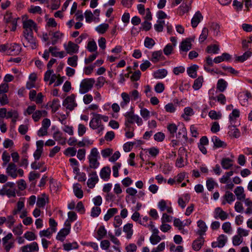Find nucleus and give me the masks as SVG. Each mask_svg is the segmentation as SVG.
<instances>
[{
  "mask_svg": "<svg viewBox=\"0 0 252 252\" xmlns=\"http://www.w3.org/2000/svg\"><path fill=\"white\" fill-rule=\"evenodd\" d=\"M117 212L118 209L117 208H113L108 209L106 214H105L104 217V220L105 221H108Z\"/></svg>",
  "mask_w": 252,
  "mask_h": 252,
  "instance_id": "ea45409f",
  "label": "nucleus"
},
{
  "mask_svg": "<svg viewBox=\"0 0 252 252\" xmlns=\"http://www.w3.org/2000/svg\"><path fill=\"white\" fill-rule=\"evenodd\" d=\"M217 241L220 248H222L225 245L227 241V238L224 235L221 234L218 237Z\"/></svg>",
  "mask_w": 252,
  "mask_h": 252,
  "instance_id": "13d9d810",
  "label": "nucleus"
},
{
  "mask_svg": "<svg viewBox=\"0 0 252 252\" xmlns=\"http://www.w3.org/2000/svg\"><path fill=\"white\" fill-rule=\"evenodd\" d=\"M227 86V83L223 79H219L217 84V89L220 92H223L225 91Z\"/></svg>",
  "mask_w": 252,
  "mask_h": 252,
  "instance_id": "473e14b6",
  "label": "nucleus"
},
{
  "mask_svg": "<svg viewBox=\"0 0 252 252\" xmlns=\"http://www.w3.org/2000/svg\"><path fill=\"white\" fill-rule=\"evenodd\" d=\"M78 56L74 55L72 57H69L67 60V63L72 67H76L77 65Z\"/></svg>",
  "mask_w": 252,
  "mask_h": 252,
  "instance_id": "a18cd8bd",
  "label": "nucleus"
},
{
  "mask_svg": "<svg viewBox=\"0 0 252 252\" xmlns=\"http://www.w3.org/2000/svg\"><path fill=\"white\" fill-rule=\"evenodd\" d=\"M24 237L29 241H32L36 239L35 234L31 231H27L24 234Z\"/></svg>",
  "mask_w": 252,
  "mask_h": 252,
  "instance_id": "052dcab7",
  "label": "nucleus"
},
{
  "mask_svg": "<svg viewBox=\"0 0 252 252\" xmlns=\"http://www.w3.org/2000/svg\"><path fill=\"white\" fill-rule=\"evenodd\" d=\"M75 94H72L66 97V98L63 100V105L67 109L72 111L77 106V103L75 101Z\"/></svg>",
  "mask_w": 252,
  "mask_h": 252,
  "instance_id": "0eeeda50",
  "label": "nucleus"
},
{
  "mask_svg": "<svg viewBox=\"0 0 252 252\" xmlns=\"http://www.w3.org/2000/svg\"><path fill=\"white\" fill-rule=\"evenodd\" d=\"M107 234V231L105 229V227L103 225H101L99 226L98 228L97 231V237H96L97 239L98 240H101L102 238H103Z\"/></svg>",
  "mask_w": 252,
  "mask_h": 252,
  "instance_id": "58836bf2",
  "label": "nucleus"
},
{
  "mask_svg": "<svg viewBox=\"0 0 252 252\" xmlns=\"http://www.w3.org/2000/svg\"><path fill=\"white\" fill-rule=\"evenodd\" d=\"M23 32H33V30L35 32L37 31L36 24L32 19H27L23 21Z\"/></svg>",
  "mask_w": 252,
  "mask_h": 252,
  "instance_id": "423d86ee",
  "label": "nucleus"
},
{
  "mask_svg": "<svg viewBox=\"0 0 252 252\" xmlns=\"http://www.w3.org/2000/svg\"><path fill=\"white\" fill-rule=\"evenodd\" d=\"M126 117V121L125 125L127 128H129L130 126V124H133L136 120L135 117L136 115H134L133 111L126 112L125 115Z\"/></svg>",
  "mask_w": 252,
  "mask_h": 252,
  "instance_id": "9d476101",
  "label": "nucleus"
},
{
  "mask_svg": "<svg viewBox=\"0 0 252 252\" xmlns=\"http://www.w3.org/2000/svg\"><path fill=\"white\" fill-rule=\"evenodd\" d=\"M23 225L21 223L19 224L17 226L14 227L12 230L15 235H21L23 233L22 229Z\"/></svg>",
  "mask_w": 252,
  "mask_h": 252,
  "instance_id": "0e129e2a",
  "label": "nucleus"
},
{
  "mask_svg": "<svg viewBox=\"0 0 252 252\" xmlns=\"http://www.w3.org/2000/svg\"><path fill=\"white\" fill-rule=\"evenodd\" d=\"M193 114V111L192 108L190 107H186L184 109V114L182 115V117L186 120V121H188L189 120L188 116H191Z\"/></svg>",
  "mask_w": 252,
  "mask_h": 252,
  "instance_id": "8fccbe9b",
  "label": "nucleus"
},
{
  "mask_svg": "<svg viewBox=\"0 0 252 252\" xmlns=\"http://www.w3.org/2000/svg\"><path fill=\"white\" fill-rule=\"evenodd\" d=\"M90 176L91 177L88 180L87 185L89 188L93 189L97 183L98 178L96 172H93L90 174Z\"/></svg>",
  "mask_w": 252,
  "mask_h": 252,
  "instance_id": "2eb2a0df",
  "label": "nucleus"
},
{
  "mask_svg": "<svg viewBox=\"0 0 252 252\" xmlns=\"http://www.w3.org/2000/svg\"><path fill=\"white\" fill-rule=\"evenodd\" d=\"M197 226L199 229L196 232V233L200 236H203L206 234L207 229V226L205 222L202 220H199L197 222Z\"/></svg>",
  "mask_w": 252,
  "mask_h": 252,
  "instance_id": "dca6fc26",
  "label": "nucleus"
},
{
  "mask_svg": "<svg viewBox=\"0 0 252 252\" xmlns=\"http://www.w3.org/2000/svg\"><path fill=\"white\" fill-rule=\"evenodd\" d=\"M167 129L170 134L169 137L174 138L178 130V126L175 124H169L167 125Z\"/></svg>",
  "mask_w": 252,
  "mask_h": 252,
  "instance_id": "c756f323",
  "label": "nucleus"
},
{
  "mask_svg": "<svg viewBox=\"0 0 252 252\" xmlns=\"http://www.w3.org/2000/svg\"><path fill=\"white\" fill-rule=\"evenodd\" d=\"M155 44V42L152 38L146 37L144 41V45L146 47L151 49Z\"/></svg>",
  "mask_w": 252,
  "mask_h": 252,
  "instance_id": "3c124183",
  "label": "nucleus"
},
{
  "mask_svg": "<svg viewBox=\"0 0 252 252\" xmlns=\"http://www.w3.org/2000/svg\"><path fill=\"white\" fill-rule=\"evenodd\" d=\"M203 82V77L202 76H199L194 81L192 85V88L194 90H199L202 86Z\"/></svg>",
  "mask_w": 252,
  "mask_h": 252,
  "instance_id": "f704fd0d",
  "label": "nucleus"
},
{
  "mask_svg": "<svg viewBox=\"0 0 252 252\" xmlns=\"http://www.w3.org/2000/svg\"><path fill=\"white\" fill-rule=\"evenodd\" d=\"M237 199L239 200H243L246 197V194L244 193V190L242 187H237L234 191Z\"/></svg>",
  "mask_w": 252,
  "mask_h": 252,
  "instance_id": "412c9836",
  "label": "nucleus"
},
{
  "mask_svg": "<svg viewBox=\"0 0 252 252\" xmlns=\"http://www.w3.org/2000/svg\"><path fill=\"white\" fill-rule=\"evenodd\" d=\"M109 28V25L108 24H102L98 26L96 28V30L98 32L103 34L107 31V30Z\"/></svg>",
  "mask_w": 252,
  "mask_h": 252,
  "instance_id": "864d4df0",
  "label": "nucleus"
},
{
  "mask_svg": "<svg viewBox=\"0 0 252 252\" xmlns=\"http://www.w3.org/2000/svg\"><path fill=\"white\" fill-rule=\"evenodd\" d=\"M52 112H56L60 107V101L58 99H54L52 103L50 105Z\"/></svg>",
  "mask_w": 252,
  "mask_h": 252,
  "instance_id": "603ef678",
  "label": "nucleus"
},
{
  "mask_svg": "<svg viewBox=\"0 0 252 252\" xmlns=\"http://www.w3.org/2000/svg\"><path fill=\"white\" fill-rule=\"evenodd\" d=\"M87 49L90 52L95 51L97 49V45L94 41H89L87 45Z\"/></svg>",
  "mask_w": 252,
  "mask_h": 252,
  "instance_id": "6e6d98bb",
  "label": "nucleus"
},
{
  "mask_svg": "<svg viewBox=\"0 0 252 252\" xmlns=\"http://www.w3.org/2000/svg\"><path fill=\"white\" fill-rule=\"evenodd\" d=\"M9 103V99L5 94H0V103L1 106H4Z\"/></svg>",
  "mask_w": 252,
  "mask_h": 252,
  "instance_id": "e2e57ef3",
  "label": "nucleus"
},
{
  "mask_svg": "<svg viewBox=\"0 0 252 252\" xmlns=\"http://www.w3.org/2000/svg\"><path fill=\"white\" fill-rule=\"evenodd\" d=\"M133 225L132 223H128L124 226V231L126 233V237L130 239L133 234L132 229Z\"/></svg>",
  "mask_w": 252,
  "mask_h": 252,
  "instance_id": "c9c22d12",
  "label": "nucleus"
},
{
  "mask_svg": "<svg viewBox=\"0 0 252 252\" xmlns=\"http://www.w3.org/2000/svg\"><path fill=\"white\" fill-rule=\"evenodd\" d=\"M23 39L22 42L25 47H30L32 49L36 48L37 45L36 38L33 36V32H23Z\"/></svg>",
  "mask_w": 252,
  "mask_h": 252,
  "instance_id": "f257e3e1",
  "label": "nucleus"
},
{
  "mask_svg": "<svg viewBox=\"0 0 252 252\" xmlns=\"http://www.w3.org/2000/svg\"><path fill=\"white\" fill-rule=\"evenodd\" d=\"M167 74V71L165 69H160L154 73V76L155 78H163Z\"/></svg>",
  "mask_w": 252,
  "mask_h": 252,
  "instance_id": "e433bc0d",
  "label": "nucleus"
},
{
  "mask_svg": "<svg viewBox=\"0 0 252 252\" xmlns=\"http://www.w3.org/2000/svg\"><path fill=\"white\" fill-rule=\"evenodd\" d=\"M212 141L213 142L214 147L216 148H225L227 146V144L224 142L221 141L219 137L216 136L212 138Z\"/></svg>",
  "mask_w": 252,
  "mask_h": 252,
  "instance_id": "5701e85b",
  "label": "nucleus"
},
{
  "mask_svg": "<svg viewBox=\"0 0 252 252\" xmlns=\"http://www.w3.org/2000/svg\"><path fill=\"white\" fill-rule=\"evenodd\" d=\"M140 115L143 118L147 120L150 117V112L145 108H142L140 110Z\"/></svg>",
  "mask_w": 252,
  "mask_h": 252,
  "instance_id": "338daca9",
  "label": "nucleus"
},
{
  "mask_svg": "<svg viewBox=\"0 0 252 252\" xmlns=\"http://www.w3.org/2000/svg\"><path fill=\"white\" fill-rule=\"evenodd\" d=\"M208 30L206 28H204L202 29L201 34L199 38V41L200 43L203 42L207 38L208 35Z\"/></svg>",
  "mask_w": 252,
  "mask_h": 252,
  "instance_id": "de8ad7c7",
  "label": "nucleus"
},
{
  "mask_svg": "<svg viewBox=\"0 0 252 252\" xmlns=\"http://www.w3.org/2000/svg\"><path fill=\"white\" fill-rule=\"evenodd\" d=\"M48 198L45 193L42 194L41 196L38 197L36 202V205L39 208H43L46 203L48 202Z\"/></svg>",
  "mask_w": 252,
  "mask_h": 252,
  "instance_id": "a878e982",
  "label": "nucleus"
},
{
  "mask_svg": "<svg viewBox=\"0 0 252 252\" xmlns=\"http://www.w3.org/2000/svg\"><path fill=\"white\" fill-rule=\"evenodd\" d=\"M191 2L189 4L183 3L178 8V12L180 15H183L185 13L188 12L190 9Z\"/></svg>",
  "mask_w": 252,
  "mask_h": 252,
  "instance_id": "72a5a7b5",
  "label": "nucleus"
},
{
  "mask_svg": "<svg viewBox=\"0 0 252 252\" xmlns=\"http://www.w3.org/2000/svg\"><path fill=\"white\" fill-rule=\"evenodd\" d=\"M18 19V18H13L12 13L9 11L6 12L4 17V20L6 23L11 24L12 23L13 21H14V20H16L17 21Z\"/></svg>",
  "mask_w": 252,
  "mask_h": 252,
  "instance_id": "09e8293b",
  "label": "nucleus"
},
{
  "mask_svg": "<svg viewBox=\"0 0 252 252\" xmlns=\"http://www.w3.org/2000/svg\"><path fill=\"white\" fill-rule=\"evenodd\" d=\"M54 139L59 144L64 145L66 143V138L63 137V134L60 131H56L53 134Z\"/></svg>",
  "mask_w": 252,
  "mask_h": 252,
  "instance_id": "bb28decb",
  "label": "nucleus"
},
{
  "mask_svg": "<svg viewBox=\"0 0 252 252\" xmlns=\"http://www.w3.org/2000/svg\"><path fill=\"white\" fill-rule=\"evenodd\" d=\"M76 154V150L73 147L67 148L64 152V154L66 156L74 157Z\"/></svg>",
  "mask_w": 252,
  "mask_h": 252,
  "instance_id": "69168bd1",
  "label": "nucleus"
},
{
  "mask_svg": "<svg viewBox=\"0 0 252 252\" xmlns=\"http://www.w3.org/2000/svg\"><path fill=\"white\" fill-rule=\"evenodd\" d=\"M233 160L229 158H223L221 161V165L224 169H229L233 165Z\"/></svg>",
  "mask_w": 252,
  "mask_h": 252,
  "instance_id": "c85d7f7f",
  "label": "nucleus"
},
{
  "mask_svg": "<svg viewBox=\"0 0 252 252\" xmlns=\"http://www.w3.org/2000/svg\"><path fill=\"white\" fill-rule=\"evenodd\" d=\"M194 37L187 38L183 40L180 45V51L187 52L191 49V42L193 41Z\"/></svg>",
  "mask_w": 252,
  "mask_h": 252,
  "instance_id": "6e6552de",
  "label": "nucleus"
},
{
  "mask_svg": "<svg viewBox=\"0 0 252 252\" xmlns=\"http://www.w3.org/2000/svg\"><path fill=\"white\" fill-rule=\"evenodd\" d=\"M90 126L93 129H96L98 134L101 133L104 129V126L101 123V115L94 114V117L90 122Z\"/></svg>",
  "mask_w": 252,
  "mask_h": 252,
  "instance_id": "f03ea898",
  "label": "nucleus"
},
{
  "mask_svg": "<svg viewBox=\"0 0 252 252\" xmlns=\"http://www.w3.org/2000/svg\"><path fill=\"white\" fill-rule=\"evenodd\" d=\"M199 66L196 64L191 65L187 68V73L189 77L192 78H195L197 77V71Z\"/></svg>",
  "mask_w": 252,
  "mask_h": 252,
  "instance_id": "b1692460",
  "label": "nucleus"
},
{
  "mask_svg": "<svg viewBox=\"0 0 252 252\" xmlns=\"http://www.w3.org/2000/svg\"><path fill=\"white\" fill-rule=\"evenodd\" d=\"M141 27L140 28L141 30L148 31H149L152 27V24L150 22H149L147 21H145L141 24Z\"/></svg>",
  "mask_w": 252,
  "mask_h": 252,
  "instance_id": "774afa93",
  "label": "nucleus"
},
{
  "mask_svg": "<svg viewBox=\"0 0 252 252\" xmlns=\"http://www.w3.org/2000/svg\"><path fill=\"white\" fill-rule=\"evenodd\" d=\"M121 97L123 101L121 102L120 105L122 108H124L130 102V97L129 94L125 92L122 93Z\"/></svg>",
  "mask_w": 252,
  "mask_h": 252,
  "instance_id": "2f4dec72",
  "label": "nucleus"
},
{
  "mask_svg": "<svg viewBox=\"0 0 252 252\" xmlns=\"http://www.w3.org/2000/svg\"><path fill=\"white\" fill-rule=\"evenodd\" d=\"M174 47V46L171 44H167L163 49L164 54L166 56L171 54Z\"/></svg>",
  "mask_w": 252,
  "mask_h": 252,
  "instance_id": "680f3d73",
  "label": "nucleus"
},
{
  "mask_svg": "<svg viewBox=\"0 0 252 252\" xmlns=\"http://www.w3.org/2000/svg\"><path fill=\"white\" fill-rule=\"evenodd\" d=\"M17 166L15 163L10 162L8 164L6 173L12 178L15 179L17 177Z\"/></svg>",
  "mask_w": 252,
  "mask_h": 252,
  "instance_id": "f8f14e48",
  "label": "nucleus"
},
{
  "mask_svg": "<svg viewBox=\"0 0 252 252\" xmlns=\"http://www.w3.org/2000/svg\"><path fill=\"white\" fill-rule=\"evenodd\" d=\"M54 233L50 228L40 231L39 233V236L41 237H46L48 238H50L52 234Z\"/></svg>",
  "mask_w": 252,
  "mask_h": 252,
  "instance_id": "49530a36",
  "label": "nucleus"
},
{
  "mask_svg": "<svg viewBox=\"0 0 252 252\" xmlns=\"http://www.w3.org/2000/svg\"><path fill=\"white\" fill-rule=\"evenodd\" d=\"M58 49L56 46L50 47L49 50L51 55L55 57H59L60 58H63L64 57V52L63 51L58 52L56 51Z\"/></svg>",
  "mask_w": 252,
  "mask_h": 252,
  "instance_id": "7c9ffc66",
  "label": "nucleus"
},
{
  "mask_svg": "<svg viewBox=\"0 0 252 252\" xmlns=\"http://www.w3.org/2000/svg\"><path fill=\"white\" fill-rule=\"evenodd\" d=\"M252 55V52L248 50L246 51L242 55L237 56L235 58V61L236 62L243 63L250 58Z\"/></svg>",
  "mask_w": 252,
  "mask_h": 252,
  "instance_id": "cd10ccee",
  "label": "nucleus"
},
{
  "mask_svg": "<svg viewBox=\"0 0 252 252\" xmlns=\"http://www.w3.org/2000/svg\"><path fill=\"white\" fill-rule=\"evenodd\" d=\"M178 126H179V128L178 129V131L176 134V138L180 140L182 138H183L185 139V142H187L188 138L187 137L186 128L183 124H182L181 126L179 125Z\"/></svg>",
  "mask_w": 252,
  "mask_h": 252,
  "instance_id": "ddd939ff",
  "label": "nucleus"
},
{
  "mask_svg": "<svg viewBox=\"0 0 252 252\" xmlns=\"http://www.w3.org/2000/svg\"><path fill=\"white\" fill-rule=\"evenodd\" d=\"M209 116L213 120H218L220 119L221 114L220 112H217L215 110H211L209 113Z\"/></svg>",
  "mask_w": 252,
  "mask_h": 252,
  "instance_id": "5fc2aeb1",
  "label": "nucleus"
},
{
  "mask_svg": "<svg viewBox=\"0 0 252 252\" xmlns=\"http://www.w3.org/2000/svg\"><path fill=\"white\" fill-rule=\"evenodd\" d=\"M70 233L69 228H63L58 233L56 239L61 242L64 240L65 237Z\"/></svg>",
  "mask_w": 252,
  "mask_h": 252,
  "instance_id": "393cba45",
  "label": "nucleus"
},
{
  "mask_svg": "<svg viewBox=\"0 0 252 252\" xmlns=\"http://www.w3.org/2000/svg\"><path fill=\"white\" fill-rule=\"evenodd\" d=\"M215 212L218 215L219 218L222 220H224L228 218V214L220 207L217 208L215 209Z\"/></svg>",
  "mask_w": 252,
  "mask_h": 252,
  "instance_id": "37998d69",
  "label": "nucleus"
},
{
  "mask_svg": "<svg viewBox=\"0 0 252 252\" xmlns=\"http://www.w3.org/2000/svg\"><path fill=\"white\" fill-rule=\"evenodd\" d=\"M95 83L94 78H87L83 79L80 85L79 93L81 94H84L88 93L93 87Z\"/></svg>",
  "mask_w": 252,
  "mask_h": 252,
  "instance_id": "7ed1b4c3",
  "label": "nucleus"
},
{
  "mask_svg": "<svg viewBox=\"0 0 252 252\" xmlns=\"http://www.w3.org/2000/svg\"><path fill=\"white\" fill-rule=\"evenodd\" d=\"M204 238L203 236H200L194 240L192 243V248L195 251H198L201 249L204 243Z\"/></svg>",
  "mask_w": 252,
  "mask_h": 252,
  "instance_id": "4468645a",
  "label": "nucleus"
},
{
  "mask_svg": "<svg viewBox=\"0 0 252 252\" xmlns=\"http://www.w3.org/2000/svg\"><path fill=\"white\" fill-rule=\"evenodd\" d=\"M223 199L221 203L222 205H225L226 203L231 204L235 200V196L232 192L226 191L225 194L223 196Z\"/></svg>",
  "mask_w": 252,
  "mask_h": 252,
  "instance_id": "f3484780",
  "label": "nucleus"
},
{
  "mask_svg": "<svg viewBox=\"0 0 252 252\" xmlns=\"http://www.w3.org/2000/svg\"><path fill=\"white\" fill-rule=\"evenodd\" d=\"M38 245L36 242H33L21 248L22 252H38Z\"/></svg>",
  "mask_w": 252,
  "mask_h": 252,
  "instance_id": "9b49d317",
  "label": "nucleus"
},
{
  "mask_svg": "<svg viewBox=\"0 0 252 252\" xmlns=\"http://www.w3.org/2000/svg\"><path fill=\"white\" fill-rule=\"evenodd\" d=\"M219 47L216 44L211 45L208 46L206 48V52L209 54H217L219 51Z\"/></svg>",
  "mask_w": 252,
  "mask_h": 252,
  "instance_id": "79ce46f5",
  "label": "nucleus"
},
{
  "mask_svg": "<svg viewBox=\"0 0 252 252\" xmlns=\"http://www.w3.org/2000/svg\"><path fill=\"white\" fill-rule=\"evenodd\" d=\"M162 55V52L161 50L155 51L153 52L150 60L153 63H157L160 60V58Z\"/></svg>",
  "mask_w": 252,
  "mask_h": 252,
  "instance_id": "4c0bfd02",
  "label": "nucleus"
},
{
  "mask_svg": "<svg viewBox=\"0 0 252 252\" xmlns=\"http://www.w3.org/2000/svg\"><path fill=\"white\" fill-rule=\"evenodd\" d=\"M202 19L203 16L200 12L199 11H197L191 20L192 27L193 28H196Z\"/></svg>",
  "mask_w": 252,
  "mask_h": 252,
  "instance_id": "a211bd4d",
  "label": "nucleus"
},
{
  "mask_svg": "<svg viewBox=\"0 0 252 252\" xmlns=\"http://www.w3.org/2000/svg\"><path fill=\"white\" fill-rule=\"evenodd\" d=\"M228 135L232 137L238 138L240 136V132L239 129L236 128V126L231 125L229 126Z\"/></svg>",
  "mask_w": 252,
  "mask_h": 252,
  "instance_id": "4be33fe9",
  "label": "nucleus"
},
{
  "mask_svg": "<svg viewBox=\"0 0 252 252\" xmlns=\"http://www.w3.org/2000/svg\"><path fill=\"white\" fill-rule=\"evenodd\" d=\"M6 195L8 197H14L16 195L15 184L12 182H7L1 189V195Z\"/></svg>",
  "mask_w": 252,
  "mask_h": 252,
  "instance_id": "20e7f679",
  "label": "nucleus"
},
{
  "mask_svg": "<svg viewBox=\"0 0 252 252\" xmlns=\"http://www.w3.org/2000/svg\"><path fill=\"white\" fill-rule=\"evenodd\" d=\"M21 48L18 44L14 43L8 48L7 52L11 55H16L20 53Z\"/></svg>",
  "mask_w": 252,
  "mask_h": 252,
  "instance_id": "aec40b11",
  "label": "nucleus"
},
{
  "mask_svg": "<svg viewBox=\"0 0 252 252\" xmlns=\"http://www.w3.org/2000/svg\"><path fill=\"white\" fill-rule=\"evenodd\" d=\"M240 116V112L238 109H234L229 115V120L231 125L234 124L236 118H238Z\"/></svg>",
  "mask_w": 252,
  "mask_h": 252,
  "instance_id": "c03bdc74",
  "label": "nucleus"
},
{
  "mask_svg": "<svg viewBox=\"0 0 252 252\" xmlns=\"http://www.w3.org/2000/svg\"><path fill=\"white\" fill-rule=\"evenodd\" d=\"M73 190L75 196L78 198H82L83 196V190L80 187V185L76 184L73 186Z\"/></svg>",
  "mask_w": 252,
  "mask_h": 252,
  "instance_id": "a19ab883",
  "label": "nucleus"
},
{
  "mask_svg": "<svg viewBox=\"0 0 252 252\" xmlns=\"http://www.w3.org/2000/svg\"><path fill=\"white\" fill-rule=\"evenodd\" d=\"M64 48L66 53L70 55L77 53L79 50V46L72 41H69L67 45L64 44Z\"/></svg>",
  "mask_w": 252,
  "mask_h": 252,
  "instance_id": "1a4fd4ad",
  "label": "nucleus"
},
{
  "mask_svg": "<svg viewBox=\"0 0 252 252\" xmlns=\"http://www.w3.org/2000/svg\"><path fill=\"white\" fill-rule=\"evenodd\" d=\"M111 169L108 166L102 168L100 172V176L102 179L105 181H108L110 179Z\"/></svg>",
  "mask_w": 252,
  "mask_h": 252,
  "instance_id": "6ab92c4d",
  "label": "nucleus"
},
{
  "mask_svg": "<svg viewBox=\"0 0 252 252\" xmlns=\"http://www.w3.org/2000/svg\"><path fill=\"white\" fill-rule=\"evenodd\" d=\"M98 155L99 153L96 148H94L91 150L89 156L90 168L95 169L98 167L99 165V162L97 160Z\"/></svg>",
  "mask_w": 252,
  "mask_h": 252,
  "instance_id": "39448f33",
  "label": "nucleus"
},
{
  "mask_svg": "<svg viewBox=\"0 0 252 252\" xmlns=\"http://www.w3.org/2000/svg\"><path fill=\"white\" fill-rule=\"evenodd\" d=\"M29 12L32 14H41L42 10L40 6L31 5L30 8L29 9Z\"/></svg>",
  "mask_w": 252,
  "mask_h": 252,
  "instance_id": "bf43d9fd",
  "label": "nucleus"
},
{
  "mask_svg": "<svg viewBox=\"0 0 252 252\" xmlns=\"http://www.w3.org/2000/svg\"><path fill=\"white\" fill-rule=\"evenodd\" d=\"M101 213V209L98 206L93 207L91 210V215L94 218L98 217Z\"/></svg>",
  "mask_w": 252,
  "mask_h": 252,
  "instance_id": "4d7b16f0",
  "label": "nucleus"
}]
</instances>
